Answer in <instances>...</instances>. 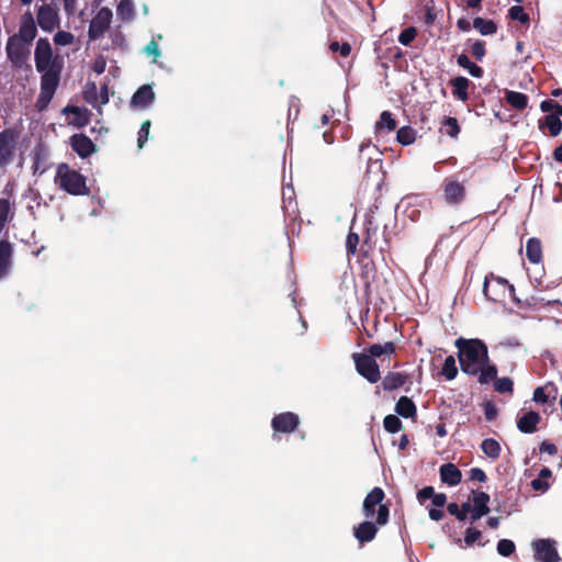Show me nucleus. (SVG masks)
Listing matches in <instances>:
<instances>
[{
	"label": "nucleus",
	"instance_id": "f257e3e1",
	"mask_svg": "<svg viewBox=\"0 0 562 562\" xmlns=\"http://www.w3.org/2000/svg\"><path fill=\"white\" fill-rule=\"evenodd\" d=\"M34 60L36 70L42 75L40 95L36 101L37 109L42 111L47 108L57 90L64 60L60 56L53 54L47 38H40L36 42Z\"/></svg>",
	"mask_w": 562,
	"mask_h": 562
},
{
	"label": "nucleus",
	"instance_id": "f03ea898",
	"mask_svg": "<svg viewBox=\"0 0 562 562\" xmlns=\"http://www.w3.org/2000/svg\"><path fill=\"white\" fill-rule=\"evenodd\" d=\"M461 370L469 375H476L482 364L488 362L486 345L480 339L458 338L456 340Z\"/></svg>",
	"mask_w": 562,
	"mask_h": 562
},
{
	"label": "nucleus",
	"instance_id": "7ed1b4c3",
	"mask_svg": "<svg viewBox=\"0 0 562 562\" xmlns=\"http://www.w3.org/2000/svg\"><path fill=\"white\" fill-rule=\"evenodd\" d=\"M56 182L59 188L72 195H83L88 193L86 178L76 170L69 168L67 164H60L57 167Z\"/></svg>",
	"mask_w": 562,
	"mask_h": 562
},
{
	"label": "nucleus",
	"instance_id": "20e7f679",
	"mask_svg": "<svg viewBox=\"0 0 562 562\" xmlns=\"http://www.w3.org/2000/svg\"><path fill=\"white\" fill-rule=\"evenodd\" d=\"M483 294L492 302H504L507 296L517 301L515 297V288L506 279L490 273L485 277L483 283Z\"/></svg>",
	"mask_w": 562,
	"mask_h": 562
},
{
	"label": "nucleus",
	"instance_id": "39448f33",
	"mask_svg": "<svg viewBox=\"0 0 562 562\" xmlns=\"http://www.w3.org/2000/svg\"><path fill=\"white\" fill-rule=\"evenodd\" d=\"M384 498V492L381 487H374L363 501V514L367 518L373 517L375 513V506H379L376 512V525L385 526L389 521V508L382 504Z\"/></svg>",
	"mask_w": 562,
	"mask_h": 562
},
{
	"label": "nucleus",
	"instance_id": "423d86ee",
	"mask_svg": "<svg viewBox=\"0 0 562 562\" xmlns=\"http://www.w3.org/2000/svg\"><path fill=\"white\" fill-rule=\"evenodd\" d=\"M443 200L449 205L461 204L465 200V186L457 176H449L442 181Z\"/></svg>",
	"mask_w": 562,
	"mask_h": 562
},
{
	"label": "nucleus",
	"instance_id": "0eeeda50",
	"mask_svg": "<svg viewBox=\"0 0 562 562\" xmlns=\"http://www.w3.org/2000/svg\"><path fill=\"white\" fill-rule=\"evenodd\" d=\"M31 46L32 45L24 43L18 37H9L5 50L9 60L14 67L22 68L24 65H26L31 54Z\"/></svg>",
	"mask_w": 562,
	"mask_h": 562
},
{
	"label": "nucleus",
	"instance_id": "6e6552de",
	"mask_svg": "<svg viewBox=\"0 0 562 562\" xmlns=\"http://www.w3.org/2000/svg\"><path fill=\"white\" fill-rule=\"evenodd\" d=\"M357 372L370 383H376L380 378V370L376 361L366 352L352 355Z\"/></svg>",
	"mask_w": 562,
	"mask_h": 562
},
{
	"label": "nucleus",
	"instance_id": "1a4fd4ad",
	"mask_svg": "<svg viewBox=\"0 0 562 562\" xmlns=\"http://www.w3.org/2000/svg\"><path fill=\"white\" fill-rule=\"evenodd\" d=\"M112 18L113 13L109 8H101L90 22L88 30L90 40L95 41L101 38L109 30Z\"/></svg>",
	"mask_w": 562,
	"mask_h": 562
},
{
	"label": "nucleus",
	"instance_id": "9d476101",
	"mask_svg": "<svg viewBox=\"0 0 562 562\" xmlns=\"http://www.w3.org/2000/svg\"><path fill=\"white\" fill-rule=\"evenodd\" d=\"M536 560L540 562H559L557 542L552 539H540L532 542Z\"/></svg>",
	"mask_w": 562,
	"mask_h": 562
},
{
	"label": "nucleus",
	"instance_id": "9b49d317",
	"mask_svg": "<svg viewBox=\"0 0 562 562\" xmlns=\"http://www.w3.org/2000/svg\"><path fill=\"white\" fill-rule=\"evenodd\" d=\"M37 23L43 31L52 32L59 25L57 8L43 4L37 10Z\"/></svg>",
	"mask_w": 562,
	"mask_h": 562
},
{
	"label": "nucleus",
	"instance_id": "f8f14e48",
	"mask_svg": "<svg viewBox=\"0 0 562 562\" xmlns=\"http://www.w3.org/2000/svg\"><path fill=\"white\" fill-rule=\"evenodd\" d=\"M36 34H37V30H36L33 14L31 12L24 13L21 19L19 32L16 34H14L13 36L18 37L19 40L23 41L24 43L32 45V42L34 41Z\"/></svg>",
	"mask_w": 562,
	"mask_h": 562
},
{
	"label": "nucleus",
	"instance_id": "ddd939ff",
	"mask_svg": "<svg viewBox=\"0 0 562 562\" xmlns=\"http://www.w3.org/2000/svg\"><path fill=\"white\" fill-rule=\"evenodd\" d=\"M490 495L485 492H472V509H471V521H476L483 516L487 515Z\"/></svg>",
	"mask_w": 562,
	"mask_h": 562
},
{
	"label": "nucleus",
	"instance_id": "4468645a",
	"mask_svg": "<svg viewBox=\"0 0 562 562\" xmlns=\"http://www.w3.org/2000/svg\"><path fill=\"white\" fill-rule=\"evenodd\" d=\"M299 416L294 413H281L273 417L272 428L279 432H292L299 425Z\"/></svg>",
	"mask_w": 562,
	"mask_h": 562
},
{
	"label": "nucleus",
	"instance_id": "2eb2a0df",
	"mask_svg": "<svg viewBox=\"0 0 562 562\" xmlns=\"http://www.w3.org/2000/svg\"><path fill=\"white\" fill-rule=\"evenodd\" d=\"M14 134L10 130L0 133V168L7 166L13 156Z\"/></svg>",
	"mask_w": 562,
	"mask_h": 562
},
{
	"label": "nucleus",
	"instance_id": "dca6fc26",
	"mask_svg": "<svg viewBox=\"0 0 562 562\" xmlns=\"http://www.w3.org/2000/svg\"><path fill=\"white\" fill-rule=\"evenodd\" d=\"M70 145L74 151H76L81 158H86L95 151V145L83 134H76L71 136Z\"/></svg>",
	"mask_w": 562,
	"mask_h": 562
},
{
	"label": "nucleus",
	"instance_id": "f3484780",
	"mask_svg": "<svg viewBox=\"0 0 562 562\" xmlns=\"http://www.w3.org/2000/svg\"><path fill=\"white\" fill-rule=\"evenodd\" d=\"M376 522L366 520L353 528V536L360 543L372 541L378 532Z\"/></svg>",
	"mask_w": 562,
	"mask_h": 562
},
{
	"label": "nucleus",
	"instance_id": "a211bd4d",
	"mask_svg": "<svg viewBox=\"0 0 562 562\" xmlns=\"http://www.w3.org/2000/svg\"><path fill=\"white\" fill-rule=\"evenodd\" d=\"M440 479L449 486H456L461 482V471L453 463H445L439 469Z\"/></svg>",
	"mask_w": 562,
	"mask_h": 562
},
{
	"label": "nucleus",
	"instance_id": "6ab92c4d",
	"mask_svg": "<svg viewBox=\"0 0 562 562\" xmlns=\"http://www.w3.org/2000/svg\"><path fill=\"white\" fill-rule=\"evenodd\" d=\"M541 417L537 412H528L517 420V428L524 434H532L537 430Z\"/></svg>",
	"mask_w": 562,
	"mask_h": 562
},
{
	"label": "nucleus",
	"instance_id": "aec40b11",
	"mask_svg": "<svg viewBox=\"0 0 562 562\" xmlns=\"http://www.w3.org/2000/svg\"><path fill=\"white\" fill-rule=\"evenodd\" d=\"M155 99V93L150 86H142L132 97V104L137 108L148 106Z\"/></svg>",
	"mask_w": 562,
	"mask_h": 562
},
{
	"label": "nucleus",
	"instance_id": "412c9836",
	"mask_svg": "<svg viewBox=\"0 0 562 562\" xmlns=\"http://www.w3.org/2000/svg\"><path fill=\"white\" fill-rule=\"evenodd\" d=\"M66 114H71L70 123L78 127L86 126L89 123V111L79 106H66L63 110Z\"/></svg>",
	"mask_w": 562,
	"mask_h": 562
},
{
	"label": "nucleus",
	"instance_id": "4be33fe9",
	"mask_svg": "<svg viewBox=\"0 0 562 562\" xmlns=\"http://www.w3.org/2000/svg\"><path fill=\"white\" fill-rule=\"evenodd\" d=\"M12 247L5 240L0 241V279L8 274L11 268Z\"/></svg>",
	"mask_w": 562,
	"mask_h": 562
},
{
	"label": "nucleus",
	"instance_id": "5701e85b",
	"mask_svg": "<svg viewBox=\"0 0 562 562\" xmlns=\"http://www.w3.org/2000/svg\"><path fill=\"white\" fill-rule=\"evenodd\" d=\"M526 256L531 263H539L542 259L541 241L538 238H529L526 244Z\"/></svg>",
	"mask_w": 562,
	"mask_h": 562
},
{
	"label": "nucleus",
	"instance_id": "b1692460",
	"mask_svg": "<svg viewBox=\"0 0 562 562\" xmlns=\"http://www.w3.org/2000/svg\"><path fill=\"white\" fill-rule=\"evenodd\" d=\"M395 412L404 418L414 417L416 415V406L411 398L402 396L396 402Z\"/></svg>",
	"mask_w": 562,
	"mask_h": 562
},
{
	"label": "nucleus",
	"instance_id": "393cba45",
	"mask_svg": "<svg viewBox=\"0 0 562 562\" xmlns=\"http://www.w3.org/2000/svg\"><path fill=\"white\" fill-rule=\"evenodd\" d=\"M117 18L122 22H130L135 16V8L132 0H121L116 8Z\"/></svg>",
	"mask_w": 562,
	"mask_h": 562
},
{
	"label": "nucleus",
	"instance_id": "a878e982",
	"mask_svg": "<svg viewBox=\"0 0 562 562\" xmlns=\"http://www.w3.org/2000/svg\"><path fill=\"white\" fill-rule=\"evenodd\" d=\"M395 352V345L392 341H387L383 345L374 344L367 349V355L371 356V359L380 358L383 355L390 356Z\"/></svg>",
	"mask_w": 562,
	"mask_h": 562
},
{
	"label": "nucleus",
	"instance_id": "bb28decb",
	"mask_svg": "<svg viewBox=\"0 0 562 562\" xmlns=\"http://www.w3.org/2000/svg\"><path fill=\"white\" fill-rule=\"evenodd\" d=\"M469 85H470V81L465 77H457L451 81V86L453 88V94L457 97V99H459L463 102L468 100Z\"/></svg>",
	"mask_w": 562,
	"mask_h": 562
},
{
	"label": "nucleus",
	"instance_id": "cd10ccee",
	"mask_svg": "<svg viewBox=\"0 0 562 562\" xmlns=\"http://www.w3.org/2000/svg\"><path fill=\"white\" fill-rule=\"evenodd\" d=\"M396 128V121L393 119L391 112L383 111L380 115V120L375 123V132L381 133L386 131L387 133L393 132Z\"/></svg>",
	"mask_w": 562,
	"mask_h": 562
},
{
	"label": "nucleus",
	"instance_id": "c85d7f7f",
	"mask_svg": "<svg viewBox=\"0 0 562 562\" xmlns=\"http://www.w3.org/2000/svg\"><path fill=\"white\" fill-rule=\"evenodd\" d=\"M473 27L481 34V35H492L496 33L497 25L492 20H485L483 18H475L473 20Z\"/></svg>",
	"mask_w": 562,
	"mask_h": 562
},
{
	"label": "nucleus",
	"instance_id": "c756f323",
	"mask_svg": "<svg viewBox=\"0 0 562 562\" xmlns=\"http://www.w3.org/2000/svg\"><path fill=\"white\" fill-rule=\"evenodd\" d=\"M83 100L92 106H100V95L95 82L88 81L82 91Z\"/></svg>",
	"mask_w": 562,
	"mask_h": 562
},
{
	"label": "nucleus",
	"instance_id": "7c9ffc66",
	"mask_svg": "<svg viewBox=\"0 0 562 562\" xmlns=\"http://www.w3.org/2000/svg\"><path fill=\"white\" fill-rule=\"evenodd\" d=\"M457 63L460 67L467 69L472 77L481 78L483 76V69L476 64L472 63L465 54L459 55Z\"/></svg>",
	"mask_w": 562,
	"mask_h": 562
},
{
	"label": "nucleus",
	"instance_id": "2f4dec72",
	"mask_svg": "<svg viewBox=\"0 0 562 562\" xmlns=\"http://www.w3.org/2000/svg\"><path fill=\"white\" fill-rule=\"evenodd\" d=\"M481 449L486 457L493 460L497 459L501 454V445L493 438L484 439L481 443Z\"/></svg>",
	"mask_w": 562,
	"mask_h": 562
},
{
	"label": "nucleus",
	"instance_id": "473e14b6",
	"mask_svg": "<svg viewBox=\"0 0 562 562\" xmlns=\"http://www.w3.org/2000/svg\"><path fill=\"white\" fill-rule=\"evenodd\" d=\"M506 101L517 110H524L528 104V97L525 93L517 91H507Z\"/></svg>",
	"mask_w": 562,
	"mask_h": 562
},
{
	"label": "nucleus",
	"instance_id": "72a5a7b5",
	"mask_svg": "<svg viewBox=\"0 0 562 562\" xmlns=\"http://www.w3.org/2000/svg\"><path fill=\"white\" fill-rule=\"evenodd\" d=\"M396 139L402 145H411L416 139V132L411 126H403L396 133Z\"/></svg>",
	"mask_w": 562,
	"mask_h": 562
},
{
	"label": "nucleus",
	"instance_id": "f704fd0d",
	"mask_svg": "<svg viewBox=\"0 0 562 562\" xmlns=\"http://www.w3.org/2000/svg\"><path fill=\"white\" fill-rule=\"evenodd\" d=\"M441 374L449 381L453 380L457 376L458 368H457L456 359L453 356H448L445 359V362H443V366L441 369Z\"/></svg>",
	"mask_w": 562,
	"mask_h": 562
},
{
	"label": "nucleus",
	"instance_id": "c9c22d12",
	"mask_svg": "<svg viewBox=\"0 0 562 562\" xmlns=\"http://www.w3.org/2000/svg\"><path fill=\"white\" fill-rule=\"evenodd\" d=\"M479 375V382L484 384L492 380H496L497 368L494 364H482V370L476 374Z\"/></svg>",
	"mask_w": 562,
	"mask_h": 562
},
{
	"label": "nucleus",
	"instance_id": "e433bc0d",
	"mask_svg": "<svg viewBox=\"0 0 562 562\" xmlns=\"http://www.w3.org/2000/svg\"><path fill=\"white\" fill-rule=\"evenodd\" d=\"M383 426L387 432L396 434L402 429V422L396 415H387L383 420Z\"/></svg>",
	"mask_w": 562,
	"mask_h": 562
},
{
	"label": "nucleus",
	"instance_id": "4c0bfd02",
	"mask_svg": "<svg viewBox=\"0 0 562 562\" xmlns=\"http://www.w3.org/2000/svg\"><path fill=\"white\" fill-rule=\"evenodd\" d=\"M495 391L498 393H509L512 394L514 391V382L510 378L504 376L496 379L494 382Z\"/></svg>",
	"mask_w": 562,
	"mask_h": 562
},
{
	"label": "nucleus",
	"instance_id": "58836bf2",
	"mask_svg": "<svg viewBox=\"0 0 562 562\" xmlns=\"http://www.w3.org/2000/svg\"><path fill=\"white\" fill-rule=\"evenodd\" d=\"M546 125L552 136H558L562 131V122L558 115L548 114L546 116Z\"/></svg>",
	"mask_w": 562,
	"mask_h": 562
},
{
	"label": "nucleus",
	"instance_id": "ea45409f",
	"mask_svg": "<svg viewBox=\"0 0 562 562\" xmlns=\"http://www.w3.org/2000/svg\"><path fill=\"white\" fill-rule=\"evenodd\" d=\"M508 15L512 20L519 21L520 23H528L529 22V15L524 11V8L520 5H513L509 11Z\"/></svg>",
	"mask_w": 562,
	"mask_h": 562
},
{
	"label": "nucleus",
	"instance_id": "a19ab883",
	"mask_svg": "<svg viewBox=\"0 0 562 562\" xmlns=\"http://www.w3.org/2000/svg\"><path fill=\"white\" fill-rule=\"evenodd\" d=\"M75 36L70 32L58 31L54 35V43L59 46H67L74 43Z\"/></svg>",
	"mask_w": 562,
	"mask_h": 562
},
{
	"label": "nucleus",
	"instance_id": "79ce46f5",
	"mask_svg": "<svg viewBox=\"0 0 562 562\" xmlns=\"http://www.w3.org/2000/svg\"><path fill=\"white\" fill-rule=\"evenodd\" d=\"M515 543L508 539H502L497 543V552L503 557H509L515 551Z\"/></svg>",
	"mask_w": 562,
	"mask_h": 562
},
{
	"label": "nucleus",
	"instance_id": "37998d69",
	"mask_svg": "<svg viewBox=\"0 0 562 562\" xmlns=\"http://www.w3.org/2000/svg\"><path fill=\"white\" fill-rule=\"evenodd\" d=\"M416 35H417V31L415 27H413V26L406 27L401 32V34L398 36V42L402 45L407 46L415 40Z\"/></svg>",
	"mask_w": 562,
	"mask_h": 562
},
{
	"label": "nucleus",
	"instance_id": "c03bdc74",
	"mask_svg": "<svg viewBox=\"0 0 562 562\" xmlns=\"http://www.w3.org/2000/svg\"><path fill=\"white\" fill-rule=\"evenodd\" d=\"M445 130H446L447 135H449L451 137H457L460 132V126H459L457 119H454V117L446 119Z\"/></svg>",
	"mask_w": 562,
	"mask_h": 562
},
{
	"label": "nucleus",
	"instance_id": "a18cd8bd",
	"mask_svg": "<svg viewBox=\"0 0 562 562\" xmlns=\"http://www.w3.org/2000/svg\"><path fill=\"white\" fill-rule=\"evenodd\" d=\"M359 244V236L353 232H349L346 239V249L349 255H355Z\"/></svg>",
	"mask_w": 562,
	"mask_h": 562
},
{
	"label": "nucleus",
	"instance_id": "49530a36",
	"mask_svg": "<svg viewBox=\"0 0 562 562\" xmlns=\"http://www.w3.org/2000/svg\"><path fill=\"white\" fill-rule=\"evenodd\" d=\"M471 53L476 60H482L486 54L485 43L483 41H475L471 46Z\"/></svg>",
	"mask_w": 562,
	"mask_h": 562
},
{
	"label": "nucleus",
	"instance_id": "de8ad7c7",
	"mask_svg": "<svg viewBox=\"0 0 562 562\" xmlns=\"http://www.w3.org/2000/svg\"><path fill=\"white\" fill-rule=\"evenodd\" d=\"M10 212V202L7 199H0V231L4 227Z\"/></svg>",
	"mask_w": 562,
	"mask_h": 562
},
{
	"label": "nucleus",
	"instance_id": "09e8293b",
	"mask_svg": "<svg viewBox=\"0 0 562 562\" xmlns=\"http://www.w3.org/2000/svg\"><path fill=\"white\" fill-rule=\"evenodd\" d=\"M149 128H150V121H145L138 131V138H137L138 148H143L144 144L148 139Z\"/></svg>",
	"mask_w": 562,
	"mask_h": 562
},
{
	"label": "nucleus",
	"instance_id": "8fccbe9b",
	"mask_svg": "<svg viewBox=\"0 0 562 562\" xmlns=\"http://www.w3.org/2000/svg\"><path fill=\"white\" fill-rule=\"evenodd\" d=\"M481 536L482 533L480 530L474 528H468L465 530L464 542L468 547H471L481 539Z\"/></svg>",
	"mask_w": 562,
	"mask_h": 562
},
{
	"label": "nucleus",
	"instance_id": "3c124183",
	"mask_svg": "<svg viewBox=\"0 0 562 562\" xmlns=\"http://www.w3.org/2000/svg\"><path fill=\"white\" fill-rule=\"evenodd\" d=\"M520 340L516 336L505 337L498 342V346L505 349H515L520 347Z\"/></svg>",
	"mask_w": 562,
	"mask_h": 562
},
{
	"label": "nucleus",
	"instance_id": "603ef678",
	"mask_svg": "<svg viewBox=\"0 0 562 562\" xmlns=\"http://www.w3.org/2000/svg\"><path fill=\"white\" fill-rule=\"evenodd\" d=\"M329 48L331 52H339V54L342 56V57H347L350 52H351V47L348 43H344V44H339L338 42H333L330 45H329Z\"/></svg>",
	"mask_w": 562,
	"mask_h": 562
},
{
	"label": "nucleus",
	"instance_id": "864d4df0",
	"mask_svg": "<svg viewBox=\"0 0 562 562\" xmlns=\"http://www.w3.org/2000/svg\"><path fill=\"white\" fill-rule=\"evenodd\" d=\"M497 407L494 403L492 402H487L485 403L484 405V415H485V418L488 420V422H492L496 418L497 416Z\"/></svg>",
	"mask_w": 562,
	"mask_h": 562
},
{
	"label": "nucleus",
	"instance_id": "5fc2aeb1",
	"mask_svg": "<svg viewBox=\"0 0 562 562\" xmlns=\"http://www.w3.org/2000/svg\"><path fill=\"white\" fill-rule=\"evenodd\" d=\"M144 50L148 56H154L155 59L160 56V49L158 43L155 40L150 41L145 46Z\"/></svg>",
	"mask_w": 562,
	"mask_h": 562
},
{
	"label": "nucleus",
	"instance_id": "6e6d98bb",
	"mask_svg": "<svg viewBox=\"0 0 562 562\" xmlns=\"http://www.w3.org/2000/svg\"><path fill=\"white\" fill-rule=\"evenodd\" d=\"M106 60L103 56H98L92 65V69L95 74L101 75L105 71Z\"/></svg>",
	"mask_w": 562,
	"mask_h": 562
},
{
	"label": "nucleus",
	"instance_id": "4d7b16f0",
	"mask_svg": "<svg viewBox=\"0 0 562 562\" xmlns=\"http://www.w3.org/2000/svg\"><path fill=\"white\" fill-rule=\"evenodd\" d=\"M435 490L431 486H426L418 491L417 498L423 504L426 499H429L434 496Z\"/></svg>",
	"mask_w": 562,
	"mask_h": 562
},
{
	"label": "nucleus",
	"instance_id": "13d9d810",
	"mask_svg": "<svg viewBox=\"0 0 562 562\" xmlns=\"http://www.w3.org/2000/svg\"><path fill=\"white\" fill-rule=\"evenodd\" d=\"M532 400L537 403L544 404L548 401V395L543 387L539 386L533 391Z\"/></svg>",
	"mask_w": 562,
	"mask_h": 562
},
{
	"label": "nucleus",
	"instance_id": "bf43d9fd",
	"mask_svg": "<svg viewBox=\"0 0 562 562\" xmlns=\"http://www.w3.org/2000/svg\"><path fill=\"white\" fill-rule=\"evenodd\" d=\"M470 477L471 480H475L479 482H485L486 481V474L483 470L479 468H473L470 471Z\"/></svg>",
	"mask_w": 562,
	"mask_h": 562
},
{
	"label": "nucleus",
	"instance_id": "052dcab7",
	"mask_svg": "<svg viewBox=\"0 0 562 562\" xmlns=\"http://www.w3.org/2000/svg\"><path fill=\"white\" fill-rule=\"evenodd\" d=\"M446 502H447V496L443 493H438V494L435 493L434 496L431 497V503L437 508L443 507Z\"/></svg>",
	"mask_w": 562,
	"mask_h": 562
},
{
	"label": "nucleus",
	"instance_id": "680f3d73",
	"mask_svg": "<svg viewBox=\"0 0 562 562\" xmlns=\"http://www.w3.org/2000/svg\"><path fill=\"white\" fill-rule=\"evenodd\" d=\"M471 509H472V497L463 503L461 506H460V512L462 513V520H465L468 518V515L469 517L471 518Z\"/></svg>",
	"mask_w": 562,
	"mask_h": 562
},
{
	"label": "nucleus",
	"instance_id": "e2e57ef3",
	"mask_svg": "<svg viewBox=\"0 0 562 562\" xmlns=\"http://www.w3.org/2000/svg\"><path fill=\"white\" fill-rule=\"evenodd\" d=\"M447 510L450 515L456 516L458 520H462V513L460 512V506L457 503L448 504Z\"/></svg>",
	"mask_w": 562,
	"mask_h": 562
},
{
	"label": "nucleus",
	"instance_id": "0e129e2a",
	"mask_svg": "<svg viewBox=\"0 0 562 562\" xmlns=\"http://www.w3.org/2000/svg\"><path fill=\"white\" fill-rule=\"evenodd\" d=\"M99 95H100V105H104L109 102V89H108L106 83L101 86Z\"/></svg>",
	"mask_w": 562,
	"mask_h": 562
},
{
	"label": "nucleus",
	"instance_id": "69168bd1",
	"mask_svg": "<svg viewBox=\"0 0 562 562\" xmlns=\"http://www.w3.org/2000/svg\"><path fill=\"white\" fill-rule=\"evenodd\" d=\"M540 450L551 456L557 453V447L553 443L543 441L540 446Z\"/></svg>",
	"mask_w": 562,
	"mask_h": 562
},
{
	"label": "nucleus",
	"instance_id": "338daca9",
	"mask_svg": "<svg viewBox=\"0 0 562 562\" xmlns=\"http://www.w3.org/2000/svg\"><path fill=\"white\" fill-rule=\"evenodd\" d=\"M443 517V512L441 508H431L429 509V518L435 521H439Z\"/></svg>",
	"mask_w": 562,
	"mask_h": 562
},
{
	"label": "nucleus",
	"instance_id": "774afa93",
	"mask_svg": "<svg viewBox=\"0 0 562 562\" xmlns=\"http://www.w3.org/2000/svg\"><path fill=\"white\" fill-rule=\"evenodd\" d=\"M555 103L552 100H544L540 104L542 112H549L554 109Z\"/></svg>",
	"mask_w": 562,
	"mask_h": 562
}]
</instances>
